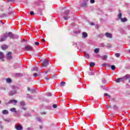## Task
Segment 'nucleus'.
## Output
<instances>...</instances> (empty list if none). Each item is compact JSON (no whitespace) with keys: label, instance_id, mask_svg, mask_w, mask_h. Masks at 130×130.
Listing matches in <instances>:
<instances>
[{"label":"nucleus","instance_id":"21","mask_svg":"<svg viewBox=\"0 0 130 130\" xmlns=\"http://www.w3.org/2000/svg\"><path fill=\"white\" fill-rule=\"evenodd\" d=\"M20 106H25L26 104L25 103V102L21 101V102H20Z\"/></svg>","mask_w":130,"mask_h":130},{"label":"nucleus","instance_id":"15","mask_svg":"<svg viewBox=\"0 0 130 130\" xmlns=\"http://www.w3.org/2000/svg\"><path fill=\"white\" fill-rule=\"evenodd\" d=\"M105 35L108 38H112V34L109 32H106Z\"/></svg>","mask_w":130,"mask_h":130},{"label":"nucleus","instance_id":"44","mask_svg":"<svg viewBox=\"0 0 130 130\" xmlns=\"http://www.w3.org/2000/svg\"><path fill=\"white\" fill-rule=\"evenodd\" d=\"M38 74L37 73H34V77H37Z\"/></svg>","mask_w":130,"mask_h":130},{"label":"nucleus","instance_id":"31","mask_svg":"<svg viewBox=\"0 0 130 130\" xmlns=\"http://www.w3.org/2000/svg\"><path fill=\"white\" fill-rule=\"evenodd\" d=\"M115 56H116V57H119V56H120V54L117 53H116V54H115Z\"/></svg>","mask_w":130,"mask_h":130},{"label":"nucleus","instance_id":"34","mask_svg":"<svg viewBox=\"0 0 130 130\" xmlns=\"http://www.w3.org/2000/svg\"><path fill=\"white\" fill-rule=\"evenodd\" d=\"M107 47H108V48H110V47H111V44H108L106 46Z\"/></svg>","mask_w":130,"mask_h":130},{"label":"nucleus","instance_id":"22","mask_svg":"<svg viewBox=\"0 0 130 130\" xmlns=\"http://www.w3.org/2000/svg\"><path fill=\"white\" fill-rule=\"evenodd\" d=\"M2 113L3 114H9V112L7 110H4L3 111V112H2Z\"/></svg>","mask_w":130,"mask_h":130},{"label":"nucleus","instance_id":"52","mask_svg":"<svg viewBox=\"0 0 130 130\" xmlns=\"http://www.w3.org/2000/svg\"><path fill=\"white\" fill-rule=\"evenodd\" d=\"M27 90H28V91H30V88L27 87Z\"/></svg>","mask_w":130,"mask_h":130},{"label":"nucleus","instance_id":"5","mask_svg":"<svg viewBox=\"0 0 130 130\" xmlns=\"http://www.w3.org/2000/svg\"><path fill=\"white\" fill-rule=\"evenodd\" d=\"M102 67H106V68H111V69H112L113 71H114V65H113L111 67L110 64L105 63L102 64Z\"/></svg>","mask_w":130,"mask_h":130},{"label":"nucleus","instance_id":"24","mask_svg":"<svg viewBox=\"0 0 130 130\" xmlns=\"http://www.w3.org/2000/svg\"><path fill=\"white\" fill-rule=\"evenodd\" d=\"M84 56H85L86 58H90V55L87 53H84Z\"/></svg>","mask_w":130,"mask_h":130},{"label":"nucleus","instance_id":"29","mask_svg":"<svg viewBox=\"0 0 130 130\" xmlns=\"http://www.w3.org/2000/svg\"><path fill=\"white\" fill-rule=\"evenodd\" d=\"M37 119L38 121H39L40 122H41V121H42L41 118H40L39 117H37Z\"/></svg>","mask_w":130,"mask_h":130},{"label":"nucleus","instance_id":"9","mask_svg":"<svg viewBox=\"0 0 130 130\" xmlns=\"http://www.w3.org/2000/svg\"><path fill=\"white\" fill-rule=\"evenodd\" d=\"M18 103V101L16 100H11L8 102V104H14V105H16Z\"/></svg>","mask_w":130,"mask_h":130},{"label":"nucleus","instance_id":"2","mask_svg":"<svg viewBox=\"0 0 130 130\" xmlns=\"http://www.w3.org/2000/svg\"><path fill=\"white\" fill-rule=\"evenodd\" d=\"M69 14H70V10H67L62 14L63 17L64 19V20H69L70 19V16H69Z\"/></svg>","mask_w":130,"mask_h":130},{"label":"nucleus","instance_id":"20","mask_svg":"<svg viewBox=\"0 0 130 130\" xmlns=\"http://www.w3.org/2000/svg\"><path fill=\"white\" fill-rule=\"evenodd\" d=\"M10 111H11V112H15V113H17V111H16V108H15L10 109Z\"/></svg>","mask_w":130,"mask_h":130},{"label":"nucleus","instance_id":"43","mask_svg":"<svg viewBox=\"0 0 130 130\" xmlns=\"http://www.w3.org/2000/svg\"><path fill=\"white\" fill-rule=\"evenodd\" d=\"M33 71H38V68H34Z\"/></svg>","mask_w":130,"mask_h":130},{"label":"nucleus","instance_id":"32","mask_svg":"<svg viewBox=\"0 0 130 130\" xmlns=\"http://www.w3.org/2000/svg\"><path fill=\"white\" fill-rule=\"evenodd\" d=\"M104 35H103V34H101L99 35V37H100V38H103Z\"/></svg>","mask_w":130,"mask_h":130},{"label":"nucleus","instance_id":"60","mask_svg":"<svg viewBox=\"0 0 130 130\" xmlns=\"http://www.w3.org/2000/svg\"><path fill=\"white\" fill-rule=\"evenodd\" d=\"M74 44H75L76 45H77V43H74Z\"/></svg>","mask_w":130,"mask_h":130},{"label":"nucleus","instance_id":"41","mask_svg":"<svg viewBox=\"0 0 130 130\" xmlns=\"http://www.w3.org/2000/svg\"><path fill=\"white\" fill-rule=\"evenodd\" d=\"M89 24L91 26H94V22H90Z\"/></svg>","mask_w":130,"mask_h":130},{"label":"nucleus","instance_id":"35","mask_svg":"<svg viewBox=\"0 0 130 130\" xmlns=\"http://www.w3.org/2000/svg\"><path fill=\"white\" fill-rule=\"evenodd\" d=\"M46 95H47V96H48L49 97V96H51V93L48 92L46 93Z\"/></svg>","mask_w":130,"mask_h":130},{"label":"nucleus","instance_id":"1","mask_svg":"<svg viewBox=\"0 0 130 130\" xmlns=\"http://www.w3.org/2000/svg\"><path fill=\"white\" fill-rule=\"evenodd\" d=\"M122 14L121 13V12L120 11V10H119V13L118 14V19H119L120 20V21H121V22H122V23H125V22H127V18L126 17L122 18Z\"/></svg>","mask_w":130,"mask_h":130},{"label":"nucleus","instance_id":"38","mask_svg":"<svg viewBox=\"0 0 130 130\" xmlns=\"http://www.w3.org/2000/svg\"><path fill=\"white\" fill-rule=\"evenodd\" d=\"M53 108H56V107H57V105H56V104L53 105Z\"/></svg>","mask_w":130,"mask_h":130},{"label":"nucleus","instance_id":"16","mask_svg":"<svg viewBox=\"0 0 130 130\" xmlns=\"http://www.w3.org/2000/svg\"><path fill=\"white\" fill-rule=\"evenodd\" d=\"M88 37V34L86 32H82V38H87Z\"/></svg>","mask_w":130,"mask_h":130},{"label":"nucleus","instance_id":"59","mask_svg":"<svg viewBox=\"0 0 130 130\" xmlns=\"http://www.w3.org/2000/svg\"><path fill=\"white\" fill-rule=\"evenodd\" d=\"M2 103V101H0V104Z\"/></svg>","mask_w":130,"mask_h":130},{"label":"nucleus","instance_id":"3","mask_svg":"<svg viewBox=\"0 0 130 130\" xmlns=\"http://www.w3.org/2000/svg\"><path fill=\"white\" fill-rule=\"evenodd\" d=\"M15 128L17 130H23V126L19 123H17L15 125Z\"/></svg>","mask_w":130,"mask_h":130},{"label":"nucleus","instance_id":"18","mask_svg":"<svg viewBox=\"0 0 130 130\" xmlns=\"http://www.w3.org/2000/svg\"><path fill=\"white\" fill-rule=\"evenodd\" d=\"M81 7L87 8V2L85 1H83V3L81 4Z\"/></svg>","mask_w":130,"mask_h":130},{"label":"nucleus","instance_id":"27","mask_svg":"<svg viewBox=\"0 0 130 130\" xmlns=\"http://www.w3.org/2000/svg\"><path fill=\"white\" fill-rule=\"evenodd\" d=\"M6 81L7 83H12V80L10 78H7Z\"/></svg>","mask_w":130,"mask_h":130},{"label":"nucleus","instance_id":"10","mask_svg":"<svg viewBox=\"0 0 130 130\" xmlns=\"http://www.w3.org/2000/svg\"><path fill=\"white\" fill-rule=\"evenodd\" d=\"M13 75L14 77H16V78H21V77H23V75L21 73H14Z\"/></svg>","mask_w":130,"mask_h":130},{"label":"nucleus","instance_id":"58","mask_svg":"<svg viewBox=\"0 0 130 130\" xmlns=\"http://www.w3.org/2000/svg\"><path fill=\"white\" fill-rule=\"evenodd\" d=\"M115 69H116V68L115 67V66H114V70H115Z\"/></svg>","mask_w":130,"mask_h":130},{"label":"nucleus","instance_id":"47","mask_svg":"<svg viewBox=\"0 0 130 130\" xmlns=\"http://www.w3.org/2000/svg\"><path fill=\"white\" fill-rule=\"evenodd\" d=\"M8 2H14L15 0H7Z\"/></svg>","mask_w":130,"mask_h":130},{"label":"nucleus","instance_id":"7","mask_svg":"<svg viewBox=\"0 0 130 130\" xmlns=\"http://www.w3.org/2000/svg\"><path fill=\"white\" fill-rule=\"evenodd\" d=\"M7 37H9L11 39H14V38H16V37L14 34H13L12 32H9V33L7 35Z\"/></svg>","mask_w":130,"mask_h":130},{"label":"nucleus","instance_id":"36","mask_svg":"<svg viewBox=\"0 0 130 130\" xmlns=\"http://www.w3.org/2000/svg\"><path fill=\"white\" fill-rule=\"evenodd\" d=\"M24 116H26V117L31 116V115H30V114L26 113L24 114Z\"/></svg>","mask_w":130,"mask_h":130},{"label":"nucleus","instance_id":"49","mask_svg":"<svg viewBox=\"0 0 130 130\" xmlns=\"http://www.w3.org/2000/svg\"><path fill=\"white\" fill-rule=\"evenodd\" d=\"M40 128L41 129H42V128H43L42 126L40 125Z\"/></svg>","mask_w":130,"mask_h":130},{"label":"nucleus","instance_id":"50","mask_svg":"<svg viewBox=\"0 0 130 130\" xmlns=\"http://www.w3.org/2000/svg\"><path fill=\"white\" fill-rule=\"evenodd\" d=\"M41 114H46V113L45 112L41 113Z\"/></svg>","mask_w":130,"mask_h":130},{"label":"nucleus","instance_id":"39","mask_svg":"<svg viewBox=\"0 0 130 130\" xmlns=\"http://www.w3.org/2000/svg\"><path fill=\"white\" fill-rule=\"evenodd\" d=\"M91 4H94L95 3V0H90Z\"/></svg>","mask_w":130,"mask_h":130},{"label":"nucleus","instance_id":"46","mask_svg":"<svg viewBox=\"0 0 130 130\" xmlns=\"http://www.w3.org/2000/svg\"><path fill=\"white\" fill-rule=\"evenodd\" d=\"M118 109L117 106H114V109L115 110V109Z\"/></svg>","mask_w":130,"mask_h":130},{"label":"nucleus","instance_id":"4","mask_svg":"<svg viewBox=\"0 0 130 130\" xmlns=\"http://www.w3.org/2000/svg\"><path fill=\"white\" fill-rule=\"evenodd\" d=\"M7 37H8V34L7 33L4 34L3 36H1L0 41L1 42H3V41H5V40H7Z\"/></svg>","mask_w":130,"mask_h":130},{"label":"nucleus","instance_id":"42","mask_svg":"<svg viewBox=\"0 0 130 130\" xmlns=\"http://www.w3.org/2000/svg\"><path fill=\"white\" fill-rule=\"evenodd\" d=\"M42 42H43L44 43H45V40L44 39H42L41 40Z\"/></svg>","mask_w":130,"mask_h":130},{"label":"nucleus","instance_id":"53","mask_svg":"<svg viewBox=\"0 0 130 130\" xmlns=\"http://www.w3.org/2000/svg\"><path fill=\"white\" fill-rule=\"evenodd\" d=\"M6 121H7V122H10V120H6Z\"/></svg>","mask_w":130,"mask_h":130},{"label":"nucleus","instance_id":"54","mask_svg":"<svg viewBox=\"0 0 130 130\" xmlns=\"http://www.w3.org/2000/svg\"><path fill=\"white\" fill-rule=\"evenodd\" d=\"M88 0H83V2H88Z\"/></svg>","mask_w":130,"mask_h":130},{"label":"nucleus","instance_id":"37","mask_svg":"<svg viewBox=\"0 0 130 130\" xmlns=\"http://www.w3.org/2000/svg\"><path fill=\"white\" fill-rule=\"evenodd\" d=\"M35 44L37 46H38V45H39V43L38 42H36L35 43Z\"/></svg>","mask_w":130,"mask_h":130},{"label":"nucleus","instance_id":"6","mask_svg":"<svg viewBox=\"0 0 130 130\" xmlns=\"http://www.w3.org/2000/svg\"><path fill=\"white\" fill-rule=\"evenodd\" d=\"M48 64H49V61H48L46 59H45L42 63V65L45 68H46Z\"/></svg>","mask_w":130,"mask_h":130},{"label":"nucleus","instance_id":"30","mask_svg":"<svg viewBox=\"0 0 130 130\" xmlns=\"http://www.w3.org/2000/svg\"><path fill=\"white\" fill-rule=\"evenodd\" d=\"M94 52H95V53H98V52H99V48H96L94 49Z\"/></svg>","mask_w":130,"mask_h":130},{"label":"nucleus","instance_id":"19","mask_svg":"<svg viewBox=\"0 0 130 130\" xmlns=\"http://www.w3.org/2000/svg\"><path fill=\"white\" fill-rule=\"evenodd\" d=\"M66 82L62 81L60 83V86L61 87H63L64 86H66Z\"/></svg>","mask_w":130,"mask_h":130},{"label":"nucleus","instance_id":"26","mask_svg":"<svg viewBox=\"0 0 130 130\" xmlns=\"http://www.w3.org/2000/svg\"><path fill=\"white\" fill-rule=\"evenodd\" d=\"M104 96H106V97H108L109 99H110V98H111V96H110V95H109V94H108L107 93H105L104 94Z\"/></svg>","mask_w":130,"mask_h":130},{"label":"nucleus","instance_id":"14","mask_svg":"<svg viewBox=\"0 0 130 130\" xmlns=\"http://www.w3.org/2000/svg\"><path fill=\"white\" fill-rule=\"evenodd\" d=\"M33 49L31 46H26L25 48V50H29L31 51Z\"/></svg>","mask_w":130,"mask_h":130},{"label":"nucleus","instance_id":"55","mask_svg":"<svg viewBox=\"0 0 130 130\" xmlns=\"http://www.w3.org/2000/svg\"><path fill=\"white\" fill-rule=\"evenodd\" d=\"M45 79H46V80H48V77H47L45 78Z\"/></svg>","mask_w":130,"mask_h":130},{"label":"nucleus","instance_id":"33","mask_svg":"<svg viewBox=\"0 0 130 130\" xmlns=\"http://www.w3.org/2000/svg\"><path fill=\"white\" fill-rule=\"evenodd\" d=\"M100 47H104V43H102L100 44Z\"/></svg>","mask_w":130,"mask_h":130},{"label":"nucleus","instance_id":"45","mask_svg":"<svg viewBox=\"0 0 130 130\" xmlns=\"http://www.w3.org/2000/svg\"><path fill=\"white\" fill-rule=\"evenodd\" d=\"M27 130H33V128H31V127H28L27 128Z\"/></svg>","mask_w":130,"mask_h":130},{"label":"nucleus","instance_id":"56","mask_svg":"<svg viewBox=\"0 0 130 130\" xmlns=\"http://www.w3.org/2000/svg\"><path fill=\"white\" fill-rule=\"evenodd\" d=\"M45 73L46 74H47V73H48V71H47Z\"/></svg>","mask_w":130,"mask_h":130},{"label":"nucleus","instance_id":"11","mask_svg":"<svg viewBox=\"0 0 130 130\" xmlns=\"http://www.w3.org/2000/svg\"><path fill=\"white\" fill-rule=\"evenodd\" d=\"M4 58H5V55H4V53H3V52H0V59H1L2 61H5V59H4Z\"/></svg>","mask_w":130,"mask_h":130},{"label":"nucleus","instance_id":"23","mask_svg":"<svg viewBox=\"0 0 130 130\" xmlns=\"http://www.w3.org/2000/svg\"><path fill=\"white\" fill-rule=\"evenodd\" d=\"M121 81L122 82H123V80H122V77L120 78H118L116 80V82L117 83H119Z\"/></svg>","mask_w":130,"mask_h":130},{"label":"nucleus","instance_id":"12","mask_svg":"<svg viewBox=\"0 0 130 130\" xmlns=\"http://www.w3.org/2000/svg\"><path fill=\"white\" fill-rule=\"evenodd\" d=\"M7 59H12L13 57H12V52H9L7 55Z\"/></svg>","mask_w":130,"mask_h":130},{"label":"nucleus","instance_id":"13","mask_svg":"<svg viewBox=\"0 0 130 130\" xmlns=\"http://www.w3.org/2000/svg\"><path fill=\"white\" fill-rule=\"evenodd\" d=\"M17 93V91L16 90H12L9 92L8 95L9 96H13V95H15V94Z\"/></svg>","mask_w":130,"mask_h":130},{"label":"nucleus","instance_id":"25","mask_svg":"<svg viewBox=\"0 0 130 130\" xmlns=\"http://www.w3.org/2000/svg\"><path fill=\"white\" fill-rule=\"evenodd\" d=\"M102 59H103V60H105V59H107V55H104L103 57L102 58Z\"/></svg>","mask_w":130,"mask_h":130},{"label":"nucleus","instance_id":"8","mask_svg":"<svg viewBox=\"0 0 130 130\" xmlns=\"http://www.w3.org/2000/svg\"><path fill=\"white\" fill-rule=\"evenodd\" d=\"M130 79V75L126 74L124 76L122 77V80L123 81H126V80H129Z\"/></svg>","mask_w":130,"mask_h":130},{"label":"nucleus","instance_id":"17","mask_svg":"<svg viewBox=\"0 0 130 130\" xmlns=\"http://www.w3.org/2000/svg\"><path fill=\"white\" fill-rule=\"evenodd\" d=\"M8 46L7 45H3L1 46V48L3 50H6V49H7V48H8Z\"/></svg>","mask_w":130,"mask_h":130},{"label":"nucleus","instance_id":"28","mask_svg":"<svg viewBox=\"0 0 130 130\" xmlns=\"http://www.w3.org/2000/svg\"><path fill=\"white\" fill-rule=\"evenodd\" d=\"M90 65V67H94L95 66V63L94 62H91L89 64Z\"/></svg>","mask_w":130,"mask_h":130},{"label":"nucleus","instance_id":"57","mask_svg":"<svg viewBox=\"0 0 130 130\" xmlns=\"http://www.w3.org/2000/svg\"><path fill=\"white\" fill-rule=\"evenodd\" d=\"M0 22H1V23H2V24H4V23H3V21H0Z\"/></svg>","mask_w":130,"mask_h":130},{"label":"nucleus","instance_id":"51","mask_svg":"<svg viewBox=\"0 0 130 130\" xmlns=\"http://www.w3.org/2000/svg\"><path fill=\"white\" fill-rule=\"evenodd\" d=\"M0 128H1V129H3V126H2V125H0Z\"/></svg>","mask_w":130,"mask_h":130},{"label":"nucleus","instance_id":"48","mask_svg":"<svg viewBox=\"0 0 130 130\" xmlns=\"http://www.w3.org/2000/svg\"><path fill=\"white\" fill-rule=\"evenodd\" d=\"M22 109H23V110H26V108H25V107H22Z\"/></svg>","mask_w":130,"mask_h":130},{"label":"nucleus","instance_id":"40","mask_svg":"<svg viewBox=\"0 0 130 130\" xmlns=\"http://www.w3.org/2000/svg\"><path fill=\"white\" fill-rule=\"evenodd\" d=\"M30 14L31 16H33V15H34V12L31 11V12H30Z\"/></svg>","mask_w":130,"mask_h":130}]
</instances>
